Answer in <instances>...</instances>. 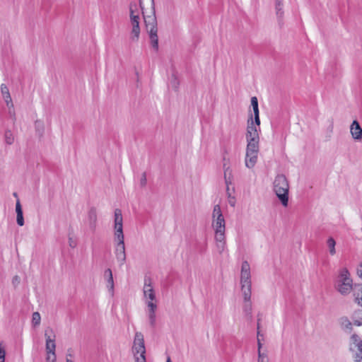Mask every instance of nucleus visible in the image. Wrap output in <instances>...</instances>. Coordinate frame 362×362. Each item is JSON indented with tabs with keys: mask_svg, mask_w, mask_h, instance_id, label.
Returning a JSON list of instances; mask_svg holds the SVG:
<instances>
[{
	"mask_svg": "<svg viewBox=\"0 0 362 362\" xmlns=\"http://www.w3.org/2000/svg\"><path fill=\"white\" fill-rule=\"evenodd\" d=\"M257 344H258V352H259V351H261L260 349L262 347V344L260 342V339H259V332H257Z\"/></svg>",
	"mask_w": 362,
	"mask_h": 362,
	"instance_id": "nucleus-35",
	"label": "nucleus"
},
{
	"mask_svg": "<svg viewBox=\"0 0 362 362\" xmlns=\"http://www.w3.org/2000/svg\"><path fill=\"white\" fill-rule=\"evenodd\" d=\"M357 274L359 276V277L362 279V264L358 269Z\"/></svg>",
	"mask_w": 362,
	"mask_h": 362,
	"instance_id": "nucleus-36",
	"label": "nucleus"
},
{
	"mask_svg": "<svg viewBox=\"0 0 362 362\" xmlns=\"http://www.w3.org/2000/svg\"><path fill=\"white\" fill-rule=\"evenodd\" d=\"M41 317L38 312H35L32 316V323L33 326L36 327L40 324Z\"/></svg>",
	"mask_w": 362,
	"mask_h": 362,
	"instance_id": "nucleus-26",
	"label": "nucleus"
},
{
	"mask_svg": "<svg viewBox=\"0 0 362 362\" xmlns=\"http://www.w3.org/2000/svg\"><path fill=\"white\" fill-rule=\"evenodd\" d=\"M6 351L4 347L0 344V362H5Z\"/></svg>",
	"mask_w": 362,
	"mask_h": 362,
	"instance_id": "nucleus-30",
	"label": "nucleus"
},
{
	"mask_svg": "<svg viewBox=\"0 0 362 362\" xmlns=\"http://www.w3.org/2000/svg\"><path fill=\"white\" fill-rule=\"evenodd\" d=\"M16 214H23V210L20 202L18 200L16 204Z\"/></svg>",
	"mask_w": 362,
	"mask_h": 362,
	"instance_id": "nucleus-32",
	"label": "nucleus"
},
{
	"mask_svg": "<svg viewBox=\"0 0 362 362\" xmlns=\"http://www.w3.org/2000/svg\"><path fill=\"white\" fill-rule=\"evenodd\" d=\"M254 125L255 127H257L258 129H260V119H259V112L254 113Z\"/></svg>",
	"mask_w": 362,
	"mask_h": 362,
	"instance_id": "nucleus-28",
	"label": "nucleus"
},
{
	"mask_svg": "<svg viewBox=\"0 0 362 362\" xmlns=\"http://www.w3.org/2000/svg\"><path fill=\"white\" fill-rule=\"evenodd\" d=\"M69 245L71 247L74 248L76 246V242L73 238H69Z\"/></svg>",
	"mask_w": 362,
	"mask_h": 362,
	"instance_id": "nucleus-34",
	"label": "nucleus"
},
{
	"mask_svg": "<svg viewBox=\"0 0 362 362\" xmlns=\"http://www.w3.org/2000/svg\"><path fill=\"white\" fill-rule=\"evenodd\" d=\"M273 189L281 204L284 206H287L289 185L286 177L284 175H276L273 182Z\"/></svg>",
	"mask_w": 362,
	"mask_h": 362,
	"instance_id": "nucleus-5",
	"label": "nucleus"
},
{
	"mask_svg": "<svg viewBox=\"0 0 362 362\" xmlns=\"http://www.w3.org/2000/svg\"><path fill=\"white\" fill-rule=\"evenodd\" d=\"M240 284H241V291L243 296V298L247 300L251 299V273H250V266L247 261H244L242 263L241 266V272H240Z\"/></svg>",
	"mask_w": 362,
	"mask_h": 362,
	"instance_id": "nucleus-6",
	"label": "nucleus"
},
{
	"mask_svg": "<svg viewBox=\"0 0 362 362\" xmlns=\"http://www.w3.org/2000/svg\"><path fill=\"white\" fill-rule=\"evenodd\" d=\"M1 92L3 95L4 99L5 100V103H6L8 108L9 109H11V107L13 108V105L12 103V99H11V95L9 93V90H8V87L6 86V85H5V84L1 85Z\"/></svg>",
	"mask_w": 362,
	"mask_h": 362,
	"instance_id": "nucleus-17",
	"label": "nucleus"
},
{
	"mask_svg": "<svg viewBox=\"0 0 362 362\" xmlns=\"http://www.w3.org/2000/svg\"><path fill=\"white\" fill-rule=\"evenodd\" d=\"M175 88H177V86H176V83H175Z\"/></svg>",
	"mask_w": 362,
	"mask_h": 362,
	"instance_id": "nucleus-41",
	"label": "nucleus"
},
{
	"mask_svg": "<svg viewBox=\"0 0 362 362\" xmlns=\"http://www.w3.org/2000/svg\"><path fill=\"white\" fill-rule=\"evenodd\" d=\"M355 302L362 307V285L359 286L358 288H355L354 291Z\"/></svg>",
	"mask_w": 362,
	"mask_h": 362,
	"instance_id": "nucleus-21",
	"label": "nucleus"
},
{
	"mask_svg": "<svg viewBox=\"0 0 362 362\" xmlns=\"http://www.w3.org/2000/svg\"><path fill=\"white\" fill-rule=\"evenodd\" d=\"M341 328L345 332H350L352 330L353 322L351 321L347 317H341L339 320Z\"/></svg>",
	"mask_w": 362,
	"mask_h": 362,
	"instance_id": "nucleus-18",
	"label": "nucleus"
},
{
	"mask_svg": "<svg viewBox=\"0 0 362 362\" xmlns=\"http://www.w3.org/2000/svg\"><path fill=\"white\" fill-rule=\"evenodd\" d=\"M16 221H17L18 225H19L20 226H23L24 225L23 215L20 214H17Z\"/></svg>",
	"mask_w": 362,
	"mask_h": 362,
	"instance_id": "nucleus-31",
	"label": "nucleus"
},
{
	"mask_svg": "<svg viewBox=\"0 0 362 362\" xmlns=\"http://www.w3.org/2000/svg\"><path fill=\"white\" fill-rule=\"evenodd\" d=\"M350 132L354 139L361 141L362 139V128L357 120H354L351 127Z\"/></svg>",
	"mask_w": 362,
	"mask_h": 362,
	"instance_id": "nucleus-15",
	"label": "nucleus"
},
{
	"mask_svg": "<svg viewBox=\"0 0 362 362\" xmlns=\"http://www.w3.org/2000/svg\"><path fill=\"white\" fill-rule=\"evenodd\" d=\"M211 228L214 232L216 247L219 254L226 250V220L219 204L214 205L211 213Z\"/></svg>",
	"mask_w": 362,
	"mask_h": 362,
	"instance_id": "nucleus-2",
	"label": "nucleus"
},
{
	"mask_svg": "<svg viewBox=\"0 0 362 362\" xmlns=\"http://www.w3.org/2000/svg\"><path fill=\"white\" fill-rule=\"evenodd\" d=\"M259 132L260 129H258L257 127H255L252 115H251L247 120L246 132L247 147L245 162L248 168H252L257 161L259 149Z\"/></svg>",
	"mask_w": 362,
	"mask_h": 362,
	"instance_id": "nucleus-1",
	"label": "nucleus"
},
{
	"mask_svg": "<svg viewBox=\"0 0 362 362\" xmlns=\"http://www.w3.org/2000/svg\"><path fill=\"white\" fill-rule=\"evenodd\" d=\"M132 353L134 362H146L144 337V334L140 332L135 333L132 346Z\"/></svg>",
	"mask_w": 362,
	"mask_h": 362,
	"instance_id": "nucleus-8",
	"label": "nucleus"
},
{
	"mask_svg": "<svg viewBox=\"0 0 362 362\" xmlns=\"http://www.w3.org/2000/svg\"><path fill=\"white\" fill-rule=\"evenodd\" d=\"M97 222H98V215H97V211L96 209L94 207H92L89 209L88 212V223L89 228L92 230H95L97 226Z\"/></svg>",
	"mask_w": 362,
	"mask_h": 362,
	"instance_id": "nucleus-16",
	"label": "nucleus"
},
{
	"mask_svg": "<svg viewBox=\"0 0 362 362\" xmlns=\"http://www.w3.org/2000/svg\"><path fill=\"white\" fill-rule=\"evenodd\" d=\"M147 312L150 325L154 327L156 325V311L157 309V305L154 302H147Z\"/></svg>",
	"mask_w": 362,
	"mask_h": 362,
	"instance_id": "nucleus-14",
	"label": "nucleus"
},
{
	"mask_svg": "<svg viewBox=\"0 0 362 362\" xmlns=\"http://www.w3.org/2000/svg\"><path fill=\"white\" fill-rule=\"evenodd\" d=\"M143 291L146 303L153 302L156 300V293L150 279H145Z\"/></svg>",
	"mask_w": 362,
	"mask_h": 362,
	"instance_id": "nucleus-13",
	"label": "nucleus"
},
{
	"mask_svg": "<svg viewBox=\"0 0 362 362\" xmlns=\"http://www.w3.org/2000/svg\"><path fill=\"white\" fill-rule=\"evenodd\" d=\"M276 13L279 20H281L284 15L282 1H276Z\"/></svg>",
	"mask_w": 362,
	"mask_h": 362,
	"instance_id": "nucleus-23",
	"label": "nucleus"
},
{
	"mask_svg": "<svg viewBox=\"0 0 362 362\" xmlns=\"http://www.w3.org/2000/svg\"><path fill=\"white\" fill-rule=\"evenodd\" d=\"M166 362H172L170 357H168Z\"/></svg>",
	"mask_w": 362,
	"mask_h": 362,
	"instance_id": "nucleus-39",
	"label": "nucleus"
},
{
	"mask_svg": "<svg viewBox=\"0 0 362 362\" xmlns=\"http://www.w3.org/2000/svg\"><path fill=\"white\" fill-rule=\"evenodd\" d=\"M334 288L342 296H348L353 291V279L346 267H342L338 270Z\"/></svg>",
	"mask_w": 362,
	"mask_h": 362,
	"instance_id": "nucleus-4",
	"label": "nucleus"
},
{
	"mask_svg": "<svg viewBox=\"0 0 362 362\" xmlns=\"http://www.w3.org/2000/svg\"><path fill=\"white\" fill-rule=\"evenodd\" d=\"M4 139H5V142L7 144L11 145L12 144H13V142H14V136H13V133L11 132V130H6L5 132Z\"/></svg>",
	"mask_w": 362,
	"mask_h": 362,
	"instance_id": "nucleus-25",
	"label": "nucleus"
},
{
	"mask_svg": "<svg viewBox=\"0 0 362 362\" xmlns=\"http://www.w3.org/2000/svg\"><path fill=\"white\" fill-rule=\"evenodd\" d=\"M46 362H56V334L53 329L47 328L45 331Z\"/></svg>",
	"mask_w": 362,
	"mask_h": 362,
	"instance_id": "nucleus-9",
	"label": "nucleus"
},
{
	"mask_svg": "<svg viewBox=\"0 0 362 362\" xmlns=\"http://www.w3.org/2000/svg\"><path fill=\"white\" fill-rule=\"evenodd\" d=\"M349 351L354 362H362V339L356 334L350 337Z\"/></svg>",
	"mask_w": 362,
	"mask_h": 362,
	"instance_id": "nucleus-11",
	"label": "nucleus"
},
{
	"mask_svg": "<svg viewBox=\"0 0 362 362\" xmlns=\"http://www.w3.org/2000/svg\"><path fill=\"white\" fill-rule=\"evenodd\" d=\"M351 320L354 325L362 326V310H357L351 315Z\"/></svg>",
	"mask_w": 362,
	"mask_h": 362,
	"instance_id": "nucleus-19",
	"label": "nucleus"
},
{
	"mask_svg": "<svg viewBox=\"0 0 362 362\" xmlns=\"http://www.w3.org/2000/svg\"><path fill=\"white\" fill-rule=\"evenodd\" d=\"M258 362H268L267 356L265 354L262 353L261 351H259Z\"/></svg>",
	"mask_w": 362,
	"mask_h": 362,
	"instance_id": "nucleus-29",
	"label": "nucleus"
},
{
	"mask_svg": "<svg viewBox=\"0 0 362 362\" xmlns=\"http://www.w3.org/2000/svg\"><path fill=\"white\" fill-rule=\"evenodd\" d=\"M223 168H224L225 181H226V184L227 185L226 191H227V194H228V204L231 206H234L235 205V197L231 195V193L230 192V189H229V184L231 183V177H231V174H232V170L230 168V167H228V166L226 167V163L223 164Z\"/></svg>",
	"mask_w": 362,
	"mask_h": 362,
	"instance_id": "nucleus-12",
	"label": "nucleus"
},
{
	"mask_svg": "<svg viewBox=\"0 0 362 362\" xmlns=\"http://www.w3.org/2000/svg\"><path fill=\"white\" fill-rule=\"evenodd\" d=\"M244 305H243V311L247 316H251L252 313V303L250 299L246 300L244 298Z\"/></svg>",
	"mask_w": 362,
	"mask_h": 362,
	"instance_id": "nucleus-24",
	"label": "nucleus"
},
{
	"mask_svg": "<svg viewBox=\"0 0 362 362\" xmlns=\"http://www.w3.org/2000/svg\"><path fill=\"white\" fill-rule=\"evenodd\" d=\"M104 276H105V278H106L107 279H108L110 278V274H107L106 273V270H105V272H104Z\"/></svg>",
	"mask_w": 362,
	"mask_h": 362,
	"instance_id": "nucleus-37",
	"label": "nucleus"
},
{
	"mask_svg": "<svg viewBox=\"0 0 362 362\" xmlns=\"http://www.w3.org/2000/svg\"><path fill=\"white\" fill-rule=\"evenodd\" d=\"M9 114L11 115L14 114V112H12L11 110H9Z\"/></svg>",
	"mask_w": 362,
	"mask_h": 362,
	"instance_id": "nucleus-40",
	"label": "nucleus"
},
{
	"mask_svg": "<svg viewBox=\"0 0 362 362\" xmlns=\"http://www.w3.org/2000/svg\"><path fill=\"white\" fill-rule=\"evenodd\" d=\"M142 0H139V4L136 2L130 4V19L132 29L131 32V39L133 41H137L140 35L139 27V11L141 8Z\"/></svg>",
	"mask_w": 362,
	"mask_h": 362,
	"instance_id": "nucleus-7",
	"label": "nucleus"
},
{
	"mask_svg": "<svg viewBox=\"0 0 362 362\" xmlns=\"http://www.w3.org/2000/svg\"><path fill=\"white\" fill-rule=\"evenodd\" d=\"M114 236L115 244V254L120 266L126 261L124 236L123 233V216L121 209H116L114 211Z\"/></svg>",
	"mask_w": 362,
	"mask_h": 362,
	"instance_id": "nucleus-3",
	"label": "nucleus"
},
{
	"mask_svg": "<svg viewBox=\"0 0 362 362\" xmlns=\"http://www.w3.org/2000/svg\"><path fill=\"white\" fill-rule=\"evenodd\" d=\"M251 106L253 110V112H259V107H258V100L257 97L254 96L251 98Z\"/></svg>",
	"mask_w": 362,
	"mask_h": 362,
	"instance_id": "nucleus-27",
	"label": "nucleus"
},
{
	"mask_svg": "<svg viewBox=\"0 0 362 362\" xmlns=\"http://www.w3.org/2000/svg\"><path fill=\"white\" fill-rule=\"evenodd\" d=\"M146 182H147V180H146V173H144L142 175H141V179H140V185L141 187H144L146 186Z\"/></svg>",
	"mask_w": 362,
	"mask_h": 362,
	"instance_id": "nucleus-33",
	"label": "nucleus"
},
{
	"mask_svg": "<svg viewBox=\"0 0 362 362\" xmlns=\"http://www.w3.org/2000/svg\"><path fill=\"white\" fill-rule=\"evenodd\" d=\"M66 362H74L73 361H71V359L66 358Z\"/></svg>",
	"mask_w": 362,
	"mask_h": 362,
	"instance_id": "nucleus-38",
	"label": "nucleus"
},
{
	"mask_svg": "<svg viewBox=\"0 0 362 362\" xmlns=\"http://www.w3.org/2000/svg\"><path fill=\"white\" fill-rule=\"evenodd\" d=\"M106 273L107 274H110V278L107 279V287L108 288L109 291L111 292V293H113V289H114V280L112 276V273L110 269H106Z\"/></svg>",
	"mask_w": 362,
	"mask_h": 362,
	"instance_id": "nucleus-22",
	"label": "nucleus"
},
{
	"mask_svg": "<svg viewBox=\"0 0 362 362\" xmlns=\"http://www.w3.org/2000/svg\"><path fill=\"white\" fill-rule=\"evenodd\" d=\"M327 249H328V251H329V253L330 254V255L333 256L336 254V248H335V246H336V241L334 240V239L332 237H329L327 240Z\"/></svg>",
	"mask_w": 362,
	"mask_h": 362,
	"instance_id": "nucleus-20",
	"label": "nucleus"
},
{
	"mask_svg": "<svg viewBox=\"0 0 362 362\" xmlns=\"http://www.w3.org/2000/svg\"><path fill=\"white\" fill-rule=\"evenodd\" d=\"M146 32L148 33L151 44L153 48L157 51L158 49V37L157 20L155 14L144 16Z\"/></svg>",
	"mask_w": 362,
	"mask_h": 362,
	"instance_id": "nucleus-10",
	"label": "nucleus"
}]
</instances>
